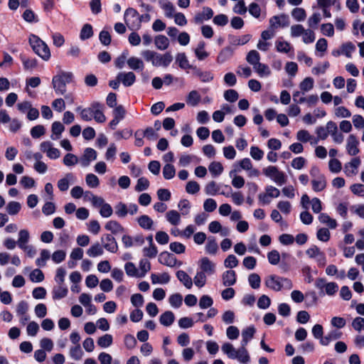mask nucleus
<instances>
[{
    "mask_svg": "<svg viewBox=\"0 0 364 364\" xmlns=\"http://www.w3.org/2000/svg\"><path fill=\"white\" fill-rule=\"evenodd\" d=\"M247 346L241 344L238 349L230 343H225L221 347L222 351L230 359H235L242 364L248 363L250 361V356L246 348Z\"/></svg>",
    "mask_w": 364,
    "mask_h": 364,
    "instance_id": "1",
    "label": "nucleus"
},
{
    "mask_svg": "<svg viewBox=\"0 0 364 364\" xmlns=\"http://www.w3.org/2000/svg\"><path fill=\"white\" fill-rule=\"evenodd\" d=\"M264 284L267 288L275 291H279L282 289L289 290L293 287V283L289 279L275 274L267 276L265 278Z\"/></svg>",
    "mask_w": 364,
    "mask_h": 364,
    "instance_id": "2",
    "label": "nucleus"
},
{
    "mask_svg": "<svg viewBox=\"0 0 364 364\" xmlns=\"http://www.w3.org/2000/svg\"><path fill=\"white\" fill-rule=\"evenodd\" d=\"M28 42L34 53L43 60H48L50 58V52L48 45L38 36L31 34Z\"/></svg>",
    "mask_w": 364,
    "mask_h": 364,
    "instance_id": "3",
    "label": "nucleus"
},
{
    "mask_svg": "<svg viewBox=\"0 0 364 364\" xmlns=\"http://www.w3.org/2000/svg\"><path fill=\"white\" fill-rule=\"evenodd\" d=\"M73 75L70 72L60 71L52 80L54 90L58 95H64L66 92V85L73 80Z\"/></svg>",
    "mask_w": 364,
    "mask_h": 364,
    "instance_id": "4",
    "label": "nucleus"
},
{
    "mask_svg": "<svg viewBox=\"0 0 364 364\" xmlns=\"http://www.w3.org/2000/svg\"><path fill=\"white\" fill-rule=\"evenodd\" d=\"M144 15H139L137 11L133 8L127 9L124 15L126 25L130 30L136 31L141 27Z\"/></svg>",
    "mask_w": 364,
    "mask_h": 364,
    "instance_id": "5",
    "label": "nucleus"
},
{
    "mask_svg": "<svg viewBox=\"0 0 364 364\" xmlns=\"http://www.w3.org/2000/svg\"><path fill=\"white\" fill-rule=\"evenodd\" d=\"M263 173L278 185L281 186L286 182L285 174L280 171L277 166H267L263 169Z\"/></svg>",
    "mask_w": 364,
    "mask_h": 364,
    "instance_id": "6",
    "label": "nucleus"
},
{
    "mask_svg": "<svg viewBox=\"0 0 364 364\" xmlns=\"http://www.w3.org/2000/svg\"><path fill=\"white\" fill-rule=\"evenodd\" d=\"M234 168L244 170L247 173L249 177H257L259 176V171L253 167L252 161L249 158H244L234 164Z\"/></svg>",
    "mask_w": 364,
    "mask_h": 364,
    "instance_id": "7",
    "label": "nucleus"
},
{
    "mask_svg": "<svg viewBox=\"0 0 364 364\" xmlns=\"http://www.w3.org/2000/svg\"><path fill=\"white\" fill-rule=\"evenodd\" d=\"M316 287L328 296H333L338 290V285L333 282H327L324 278H318L315 282Z\"/></svg>",
    "mask_w": 364,
    "mask_h": 364,
    "instance_id": "8",
    "label": "nucleus"
},
{
    "mask_svg": "<svg viewBox=\"0 0 364 364\" xmlns=\"http://www.w3.org/2000/svg\"><path fill=\"white\" fill-rule=\"evenodd\" d=\"M280 195V191L272 186H267L265 188V192L259 193L258 196L259 201L263 205L269 204L271 198H277Z\"/></svg>",
    "mask_w": 364,
    "mask_h": 364,
    "instance_id": "9",
    "label": "nucleus"
},
{
    "mask_svg": "<svg viewBox=\"0 0 364 364\" xmlns=\"http://www.w3.org/2000/svg\"><path fill=\"white\" fill-rule=\"evenodd\" d=\"M306 254L310 257L316 259L319 266L323 267L326 264L325 254L316 246L312 245L306 250Z\"/></svg>",
    "mask_w": 364,
    "mask_h": 364,
    "instance_id": "10",
    "label": "nucleus"
},
{
    "mask_svg": "<svg viewBox=\"0 0 364 364\" xmlns=\"http://www.w3.org/2000/svg\"><path fill=\"white\" fill-rule=\"evenodd\" d=\"M301 95L299 91H296L293 94V100L299 104H306L309 107L314 106L318 101V97L316 95H311L307 97Z\"/></svg>",
    "mask_w": 364,
    "mask_h": 364,
    "instance_id": "11",
    "label": "nucleus"
},
{
    "mask_svg": "<svg viewBox=\"0 0 364 364\" xmlns=\"http://www.w3.org/2000/svg\"><path fill=\"white\" fill-rule=\"evenodd\" d=\"M359 141L355 136L350 134L347 138L346 149L350 156H356L359 152Z\"/></svg>",
    "mask_w": 364,
    "mask_h": 364,
    "instance_id": "12",
    "label": "nucleus"
},
{
    "mask_svg": "<svg viewBox=\"0 0 364 364\" xmlns=\"http://www.w3.org/2000/svg\"><path fill=\"white\" fill-rule=\"evenodd\" d=\"M269 25L272 28L287 27L289 25V16L284 14L278 16H274L269 19Z\"/></svg>",
    "mask_w": 364,
    "mask_h": 364,
    "instance_id": "13",
    "label": "nucleus"
},
{
    "mask_svg": "<svg viewBox=\"0 0 364 364\" xmlns=\"http://www.w3.org/2000/svg\"><path fill=\"white\" fill-rule=\"evenodd\" d=\"M199 267L201 272L205 274L212 275L215 272V264L210 261L208 257H203L199 261Z\"/></svg>",
    "mask_w": 364,
    "mask_h": 364,
    "instance_id": "14",
    "label": "nucleus"
},
{
    "mask_svg": "<svg viewBox=\"0 0 364 364\" xmlns=\"http://www.w3.org/2000/svg\"><path fill=\"white\" fill-rule=\"evenodd\" d=\"M360 165V159L355 157L350 161L344 165V173L347 176H353L357 174L358 168Z\"/></svg>",
    "mask_w": 364,
    "mask_h": 364,
    "instance_id": "15",
    "label": "nucleus"
},
{
    "mask_svg": "<svg viewBox=\"0 0 364 364\" xmlns=\"http://www.w3.org/2000/svg\"><path fill=\"white\" fill-rule=\"evenodd\" d=\"M172 60L173 56L170 53L167 52L164 54H160L157 53L153 65L156 67L166 68L170 65Z\"/></svg>",
    "mask_w": 364,
    "mask_h": 364,
    "instance_id": "16",
    "label": "nucleus"
},
{
    "mask_svg": "<svg viewBox=\"0 0 364 364\" xmlns=\"http://www.w3.org/2000/svg\"><path fill=\"white\" fill-rule=\"evenodd\" d=\"M103 247L109 252L114 253L117 251V243L111 235H106L101 237Z\"/></svg>",
    "mask_w": 364,
    "mask_h": 364,
    "instance_id": "17",
    "label": "nucleus"
},
{
    "mask_svg": "<svg viewBox=\"0 0 364 364\" xmlns=\"http://www.w3.org/2000/svg\"><path fill=\"white\" fill-rule=\"evenodd\" d=\"M158 260L161 264L170 267L176 266L177 262L176 257L168 252H161L159 255Z\"/></svg>",
    "mask_w": 364,
    "mask_h": 364,
    "instance_id": "18",
    "label": "nucleus"
},
{
    "mask_svg": "<svg viewBox=\"0 0 364 364\" xmlns=\"http://www.w3.org/2000/svg\"><path fill=\"white\" fill-rule=\"evenodd\" d=\"M117 79L120 80L125 87H129L136 81V75L132 71L121 72L118 73Z\"/></svg>",
    "mask_w": 364,
    "mask_h": 364,
    "instance_id": "19",
    "label": "nucleus"
},
{
    "mask_svg": "<svg viewBox=\"0 0 364 364\" xmlns=\"http://www.w3.org/2000/svg\"><path fill=\"white\" fill-rule=\"evenodd\" d=\"M75 182V176L73 173H66L65 176L60 178L58 181V188L60 191H66L68 190L70 183H73Z\"/></svg>",
    "mask_w": 364,
    "mask_h": 364,
    "instance_id": "20",
    "label": "nucleus"
},
{
    "mask_svg": "<svg viewBox=\"0 0 364 364\" xmlns=\"http://www.w3.org/2000/svg\"><path fill=\"white\" fill-rule=\"evenodd\" d=\"M213 16V11L210 7H203L201 13L197 14L194 17V22L199 24L205 20H209Z\"/></svg>",
    "mask_w": 364,
    "mask_h": 364,
    "instance_id": "21",
    "label": "nucleus"
},
{
    "mask_svg": "<svg viewBox=\"0 0 364 364\" xmlns=\"http://www.w3.org/2000/svg\"><path fill=\"white\" fill-rule=\"evenodd\" d=\"M252 36L250 34H245L243 36H230L228 38L229 43L231 46H243L248 43L251 39Z\"/></svg>",
    "mask_w": 364,
    "mask_h": 364,
    "instance_id": "22",
    "label": "nucleus"
},
{
    "mask_svg": "<svg viewBox=\"0 0 364 364\" xmlns=\"http://www.w3.org/2000/svg\"><path fill=\"white\" fill-rule=\"evenodd\" d=\"M193 75L198 77L203 82H208L213 80V74L210 71H203L194 66L193 68Z\"/></svg>",
    "mask_w": 364,
    "mask_h": 364,
    "instance_id": "23",
    "label": "nucleus"
},
{
    "mask_svg": "<svg viewBox=\"0 0 364 364\" xmlns=\"http://www.w3.org/2000/svg\"><path fill=\"white\" fill-rule=\"evenodd\" d=\"M311 183L312 189L315 192H321L323 191L327 186V181L325 176L311 179Z\"/></svg>",
    "mask_w": 364,
    "mask_h": 364,
    "instance_id": "24",
    "label": "nucleus"
},
{
    "mask_svg": "<svg viewBox=\"0 0 364 364\" xmlns=\"http://www.w3.org/2000/svg\"><path fill=\"white\" fill-rule=\"evenodd\" d=\"M154 42L156 48L160 50H166L170 45L168 38L164 35L156 36Z\"/></svg>",
    "mask_w": 364,
    "mask_h": 364,
    "instance_id": "25",
    "label": "nucleus"
},
{
    "mask_svg": "<svg viewBox=\"0 0 364 364\" xmlns=\"http://www.w3.org/2000/svg\"><path fill=\"white\" fill-rule=\"evenodd\" d=\"M223 284L225 287H230L236 282V273L233 270H228L222 275Z\"/></svg>",
    "mask_w": 364,
    "mask_h": 364,
    "instance_id": "26",
    "label": "nucleus"
},
{
    "mask_svg": "<svg viewBox=\"0 0 364 364\" xmlns=\"http://www.w3.org/2000/svg\"><path fill=\"white\" fill-rule=\"evenodd\" d=\"M240 169L234 168L229 173L230 177L232 178V185L236 188H240L245 185V179L241 176H237L236 173L239 172Z\"/></svg>",
    "mask_w": 364,
    "mask_h": 364,
    "instance_id": "27",
    "label": "nucleus"
},
{
    "mask_svg": "<svg viewBox=\"0 0 364 364\" xmlns=\"http://www.w3.org/2000/svg\"><path fill=\"white\" fill-rule=\"evenodd\" d=\"M256 329L254 326H249L242 331V346H247L250 341L254 337Z\"/></svg>",
    "mask_w": 364,
    "mask_h": 364,
    "instance_id": "28",
    "label": "nucleus"
},
{
    "mask_svg": "<svg viewBox=\"0 0 364 364\" xmlns=\"http://www.w3.org/2000/svg\"><path fill=\"white\" fill-rule=\"evenodd\" d=\"M129 68L133 70L142 71L144 68V63L142 60L136 57H131L127 60Z\"/></svg>",
    "mask_w": 364,
    "mask_h": 364,
    "instance_id": "29",
    "label": "nucleus"
},
{
    "mask_svg": "<svg viewBox=\"0 0 364 364\" xmlns=\"http://www.w3.org/2000/svg\"><path fill=\"white\" fill-rule=\"evenodd\" d=\"M166 220L172 225H178L181 222V213L175 210H171L166 213Z\"/></svg>",
    "mask_w": 364,
    "mask_h": 364,
    "instance_id": "30",
    "label": "nucleus"
},
{
    "mask_svg": "<svg viewBox=\"0 0 364 364\" xmlns=\"http://www.w3.org/2000/svg\"><path fill=\"white\" fill-rule=\"evenodd\" d=\"M97 151L92 148H86L84 151L82 156V164L83 166H88L90 161H94L97 159Z\"/></svg>",
    "mask_w": 364,
    "mask_h": 364,
    "instance_id": "31",
    "label": "nucleus"
},
{
    "mask_svg": "<svg viewBox=\"0 0 364 364\" xmlns=\"http://www.w3.org/2000/svg\"><path fill=\"white\" fill-rule=\"evenodd\" d=\"M176 277L187 289H191L192 287L193 279L186 272L178 270L176 272Z\"/></svg>",
    "mask_w": 364,
    "mask_h": 364,
    "instance_id": "32",
    "label": "nucleus"
},
{
    "mask_svg": "<svg viewBox=\"0 0 364 364\" xmlns=\"http://www.w3.org/2000/svg\"><path fill=\"white\" fill-rule=\"evenodd\" d=\"M233 55V49L230 46L224 48L218 54L217 62L220 64L224 63Z\"/></svg>",
    "mask_w": 364,
    "mask_h": 364,
    "instance_id": "33",
    "label": "nucleus"
},
{
    "mask_svg": "<svg viewBox=\"0 0 364 364\" xmlns=\"http://www.w3.org/2000/svg\"><path fill=\"white\" fill-rule=\"evenodd\" d=\"M151 282L154 284H164L170 282L171 277L167 272H164L160 274H151Z\"/></svg>",
    "mask_w": 364,
    "mask_h": 364,
    "instance_id": "34",
    "label": "nucleus"
},
{
    "mask_svg": "<svg viewBox=\"0 0 364 364\" xmlns=\"http://www.w3.org/2000/svg\"><path fill=\"white\" fill-rule=\"evenodd\" d=\"M318 220L321 223L326 225L330 229H336L338 225L336 220L331 218L327 213H321L318 215Z\"/></svg>",
    "mask_w": 364,
    "mask_h": 364,
    "instance_id": "35",
    "label": "nucleus"
},
{
    "mask_svg": "<svg viewBox=\"0 0 364 364\" xmlns=\"http://www.w3.org/2000/svg\"><path fill=\"white\" fill-rule=\"evenodd\" d=\"M176 62L181 69H193V65L189 63L186 55L184 53H178L176 57Z\"/></svg>",
    "mask_w": 364,
    "mask_h": 364,
    "instance_id": "36",
    "label": "nucleus"
},
{
    "mask_svg": "<svg viewBox=\"0 0 364 364\" xmlns=\"http://www.w3.org/2000/svg\"><path fill=\"white\" fill-rule=\"evenodd\" d=\"M20 58L26 70L31 71L38 65V61L36 58H29L23 55L20 56Z\"/></svg>",
    "mask_w": 364,
    "mask_h": 364,
    "instance_id": "37",
    "label": "nucleus"
},
{
    "mask_svg": "<svg viewBox=\"0 0 364 364\" xmlns=\"http://www.w3.org/2000/svg\"><path fill=\"white\" fill-rule=\"evenodd\" d=\"M18 110L22 113L27 114H39L36 108L32 107L31 104L28 101H23L17 105Z\"/></svg>",
    "mask_w": 364,
    "mask_h": 364,
    "instance_id": "38",
    "label": "nucleus"
},
{
    "mask_svg": "<svg viewBox=\"0 0 364 364\" xmlns=\"http://www.w3.org/2000/svg\"><path fill=\"white\" fill-rule=\"evenodd\" d=\"M104 105L99 102H93L88 109H81L78 107L77 112H90V114H102L104 112Z\"/></svg>",
    "mask_w": 364,
    "mask_h": 364,
    "instance_id": "39",
    "label": "nucleus"
},
{
    "mask_svg": "<svg viewBox=\"0 0 364 364\" xmlns=\"http://www.w3.org/2000/svg\"><path fill=\"white\" fill-rule=\"evenodd\" d=\"M205 42L200 41L194 50L195 55L199 60H203L209 56V53L205 50Z\"/></svg>",
    "mask_w": 364,
    "mask_h": 364,
    "instance_id": "40",
    "label": "nucleus"
},
{
    "mask_svg": "<svg viewBox=\"0 0 364 364\" xmlns=\"http://www.w3.org/2000/svg\"><path fill=\"white\" fill-rule=\"evenodd\" d=\"M314 80L311 77H305L299 84V88L301 90V95H304L305 92H309L314 87Z\"/></svg>",
    "mask_w": 364,
    "mask_h": 364,
    "instance_id": "41",
    "label": "nucleus"
},
{
    "mask_svg": "<svg viewBox=\"0 0 364 364\" xmlns=\"http://www.w3.org/2000/svg\"><path fill=\"white\" fill-rule=\"evenodd\" d=\"M105 229L111 231L113 234H120L124 232V228L117 221L110 220L105 226Z\"/></svg>",
    "mask_w": 364,
    "mask_h": 364,
    "instance_id": "42",
    "label": "nucleus"
},
{
    "mask_svg": "<svg viewBox=\"0 0 364 364\" xmlns=\"http://www.w3.org/2000/svg\"><path fill=\"white\" fill-rule=\"evenodd\" d=\"M137 223L144 230H151L154 225L152 219L146 215L139 217L137 218Z\"/></svg>",
    "mask_w": 364,
    "mask_h": 364,
    "instance_id": "43",
    "label": "nucleus"
},
{
    "mask_svg": "<svg viewBox=\"0 0 364 364\" xmlns=\"http://www.w3.org/2000/svg\"><path fill=\"white\" fill-rule=\"evenodd\" d=\"M253 68L260 77H268L271 75V70L266 64L259 63Z\"/></svg>",
    "mask_w": 364,
    "mask_h": 364,
    "instance_id": "44",
    "label": "nucleus"
},
{
    "mask_svg": "<svg viewBox=\"0 0 364 364\" xmlns=\"http://www.w3.org/2000/svg\"><path fill=\"white\" fill-rule=\"evenodd\" d=\"M175 319L174 314L170 311H165L159 318V321L161 325L165 326H171Z\"/></svg>",
    "mask_w": 364,
    "mask_h": 364,
    "instance_id": "45",
    "label": "nucleus"
},
{
    "mask_svg": "<svg viewBox=\"0 0 364 364\" xmlns=\"http://www.w3.org/2000/svg\"><path fill=\"white\" fill-rule=\"evenodd\" d=\"M275 48L277 52L282 53H288L293 49L289 43L281 40L275 41Z\"/></svg>",
    "mask_w": 364,
    "mask_h": 364,
    "instance_id": "46",
    "label": "nucleus"
},
{
    "mask_svg": "<svg viewBox=\"0 0 364 364\" xmlns=\"http://www.w3.org/2000/svg\"><path fill=\"white\" fill-rule=\"evenodd\" d=\"M68 288L64 287L63 284H58L57 287H55L53 290V299H60L65 297L68 294Z\"/></svg>",
    "mask_w": 364,
    "mask_h": 364,
    "instance_id": "47",
    "label": "nucleus"
},
{
    "mask_svg": "<svg viewBox=\"0 0 364 364\" xmlns=\"http://www.w3.org/2000/svg\"><path fill=\"white\" fill-rule=\"evenodd\" d=\"M103 253V247L98 242L93 244L87 251V255L91 257L101 256Z\"/></svg>",
    "mask_w": 364,
    "mask_h": 364,
    "instance_id": "48",
    "label": "nucleus"
},
{
    "mask_svg": "<svg viewBox=\"0 0 364 364\" xmlns=\"http://www.w3.org/2000/svg\"><path fill=\"white\" fill-rule=\"evenodd\" d=\"M200 95L196 90H192L189 92L186 98V102L188 105L195 107L200 101Z\"/></svg>",
    "mask_w": 364,
    "mask_h": 364,
    "instance_id": "49",
    "label": "nucleus"
},
{
    "mask_svg": "<svg viewBox=\"0 0 364 364\" xmlns=\"http://www.w3.org/2000/svg\"><path fill=\"white\" fill-rule=\"evenodd\" d=\"M29 238L30 235L28 231L26 229L21 230L18 232V238L17 240V244L19 248L26 245L28 242Z\"/></svg>",
    "mask_w": 364,
    "mask_h": 364,
    "instance_id": "50",
    "label": "nucleus"
},
{
    "mask_svg": "<svg viewBox=\"0 0 364 364\" xmlns=\"http://www.w3.org/2000/svg\"><path fill=\"white\" fill-rule=\"evenodd\" d=\"M246 60L254 68L255 65H257L259 63H260L259 53L255 50H250L246 56Z\"/></svg>",
    "mask_w": 364,
    "mask_h": 364,
    "instance_id": "51",
    "label": "nucleus"
},
{
    "mask_svg": "<svg viewBox=\"0 0 364 364\" xmlns=\"http://www.w3.org/2000/svg\"><path fill=\"white\" fill-rule=\"evenodd\" d=\"M291 16L296 21H303L306 17V13L304 9L301 7L294 8L291 12Z\"/></svg>",
    "mask_w": 364,
    "mask_h": 364,
    "instance_id": "52",
    "label": "nucleus"
},
{
    "mask_svg": "<svg viewBox=\"0 0 364 364\" xmlns=\"http://www.w3.org/2000/svg\"><path fill=\"white\" fill-rule=\"evenodd\" d=\"M208 169L211 174L215 177L220 176L223 173V166L220 162L213 161L209 165Z\"/></svg>",
    "mask_w": 364,
    "mask_h": 364,
    "instance_id": "53",
    "label": "nucleus"
},
{
    "mask_svg": "<svg viewBox=\"0 0 364 364\" xmlns=\"http://www.w3.org/2000/svg\"><path fill=\"white\" fill-rule=\"evenodd\" d=\"M191 208V204L187 199H182L178 203V208L183 216L189 214Z\"/></svg>",
    "mask_w": 364,
    "mask_h": 364,
    "instance_id": "54",
    "label": "nucleus"
},
{
    "mask_svg": "<svg viewBox=\"0 0 364 364\" xmlns=\"http://www.w3.org/2000/svg\"><path fill=\"white\" fill-rule=\"evenodd\" d=\"M160 6L164 11L165 16L168 18H171L174 16L175 8L171 2L160 1Z\"/></svg>",
    "mask_w": 364,
    "mask_h": 364,
    "instance_id": "55",
    "label": "nucleus"
},
{
    "mask_svg": "<svg viewBox=\"0 0 364 364\" xmlns=\"http://www.w3.org/2000/svg\"><path fill=\"white\" fill-rule=\"evenodd\" d=\"M21 208V203L16 201L9 202L6 207V212L11 215H14L18 213Z\"/></svg>",
    "mask_w": 364,
    "mask_h": 364,
    "instance_id": "56",
    "label": "nucleus"
},
{
    "mask_svg": "<svg viewBox=\"0 0 364 364\" xmlns=\"http://www.w3.org/2000/svg\"><path fill=\"white\" fill-rule=\"evenodd\" d=\"M150 185L149 181L145 177H141L137 180L134 190L136 192H141L149 188Z\"/></svg>",
    "mask_w": 364,
    "mask_h": 364,
    "instance_id": "57",
    "label": "nucleus"
},
{
    "mask_svg": "<svg viewBox=\"0 0 364 364\" xmlns=\"http://www.w3.org/2000/svg\"><path fill=\"white\" fill-rule=\"evenodd\" d=\"M218 250V246L216 240L213 237H209L205 245V251L210 255L216 254Z\"/></svg>",
    "mask_w": 364,
    "mask_h": 364,
    "instance_id": "58",
    "label": "nucleus"
},
{
    "mask_svg": "<svg viewBox=\"0 0 364 364\" xmlns=\"http://www.w3.org/2000/svg\"><path fill=\"white\" fill-rule=\"evenodd\" d=\"M112 336L110 334H105L100 337L97 340V345L101 348H106L110 346L112 343Z\"/></svg>",
    "mask_w": 364,
    "mask_h": 364,
    "instance_id": "59",
    "label": "nucleus"
},
{
    "mask_svg": "<svg viewBox=\"0 0 364 364\" xmlns=\"http://www.w3.org/2000/svg\"><path fill=\"white\" fill-rule=\"evenodd\" d=\"M220 190L219 186L215 181H210L206 184L204 191L206 195L215 196Z\"/></svg>",
    "mask_w": 364,
    "mask_h": 364,
    "instance_id": "60",
    "label": "nucleus"
},
{
    "mask_svg": "<svg viewBox=\"0 0 364 364\" xmlns=\"http://www.w3.org/2000/svg\"><path fill=\"white\" fill-rule=\"evenodd\" d=\"M93 35L92 27L90 24L86 23L81 29L80 37V39L84 41L91 38Z\"/></svg>",
    "mask_w": 364,
    "mask_h": 364,
    "instance_id": "61",
    "label": "nucleus"
},
{
    "mask_svg": "<svg viewBox=\"0 0 364 364\" xmlns=\"http://www.w3.org/2000/svg\"><path fill=\"white\" fill-rule=\"evenodd\" d=\"M206 274L205 272H201L200 271L197 272L194 278L193 282L196 287H203L206 284Z\"/></svg>",
    "mask_w": 364,
    "mask_h": 364,
    "instance_id": "62",
    "label": "nucleus"
},
{
    "mask_svg": "<svg viewBox=\"0 0 364 364\" xmlns=\"http://www.w3.org/2000/svg\"><path fill=\"white\" fill-rule=\"evenodd\" d=\"M176 169L174 166L170 164H166L163 168V176L167 179H171L175 176Z\"/></svg>",
    "mask_w": 364,
    "mask_h": 364,
    "instance_id": "63",
    "label": "nucleus"
},
{
    "mask_svg": "<svg viewBox=\"0 0 364 364\" xmlns=\"http://www.w3.org/2000/svg\"><path fill=\"white\" fill-rule=\"evenodd\" d=\"M168 301L172 307L179 308L182 305L183 297L180 294L176 293L171 295Z\"/></svg>",
    "mask_w": 364,
    "mask_h": 364,
    "instance_id": "64",
    "label": "nucleus"
}]
</instances>
